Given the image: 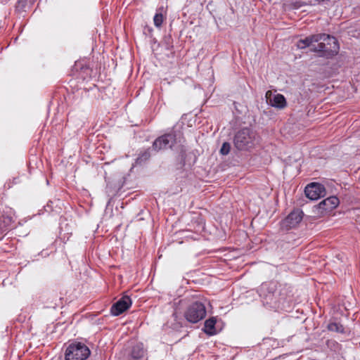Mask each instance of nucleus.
<instances>
[{
    "label": "nucleus",
    "mask_w": 360,
    "mask_h": 360,
    "mask_svg": "<svg viewBox=\"0 0 360 360\" xmlns=\"http://www.w3.org/2000/svg\"><path fill=\"white\" fill-rule=\"evenodd\" d=\"M281 285L274 281L263 283L259 290V296L262 299L264 305L271 308H277L285 295L280 289Z\"/></svg>",
    "instance_id": "obj_1"
},
{
    "label": "nucleus",
    "mask_w": 360,
    "mask_h": 360,
    "mask_svg": "<svg viewBox=\"0 0 360 360\" xmlns=\"http://www.w3.org/2000/svg\"><path fill=\"white\" fill-rule=\"evenodd\" d=\"M176 142V134L174 131L158 137L153 143L152 149L156 152L172 148Z\"/></svg>",
    "instance_id": "obj_6"
},
{
    "label": "nucleus",
    "mask_w": 360,
    "mask_h": 360,
    "mask_svg": "<svg viewBox=\"0 0 360 360\" xmlns=\"http://www.w3.org/2000/svg\"><path fill=\"white\" fill-rule=\"evenodd\" d=\"M206 309L203 303L195 301L191 304L185 311L184 316L186 320L195 323L205 318Z\"/></svg>",
    "instance_id": "obj_5"
},
{
    "label": "nucleus",
    "mask_w": 360,
    "mask_h": 360,
    "mask_svg": "<svg viewBox=\"0 0 360 360\" xmlns=\"http://www.w3.org/2000/svg\"><path fill=\"white\" fill-rule=\"evenodd\" d=\"M321 40V36L319 34H311L304 39H300L297 42V47L299 49H303L312 45L313 43L319 42Z\"/></svg>",
    "instance_id": "obj_14"
},
{
    "label": "nucleus",
    "mask_w": 360,
    "mask_h": 360,
    "mask_svg": "<svg viewBox=\"0 0 360 360\" xmlns=\"http://www.w3.org/2000/svg\"><path fill=\"white\" fill-rule=\"evenodd\" d=\"M231 150V145L228 142H224L220 149V153L223 155H228Z\"/></svg>",
    "instance_id": "obj_20"
},
{
    "label": "nucleus",
    "mask_w": 360,
    "mask_h": 360,
    "mask_svg": "<svg viewBox=\"0 0 360 360\" xmlns=\"http://www.w3.org/2000/svg\"><path fill=\"white\" fill-rule=\"evenodd\" d=\"M339 204V199L335 196H330L320 202L317 205L319 212H329L335 208Z\"/></svg>",
    "instance_id": "obj_12"
},
{
    "label": "nucleus",
    "mask_w": 360,
    "mask_h": 360,
    "mask_svg": "<svg viewBox=\"0 0 360 360\" xmlns=\"http://www.w3.org/2000/svg\"><path fill=\"white\" fill-rule=\"evenodd\" d=\"M15 220L12 216L3 214L0 217V240L6 235L7 232L12 229Z\"/></svg>",
    "instance_id": "obj_11"
},
{
    "label": "nucleus",
    "mask_w": 360,
    "mask_h": 360,
    "mask_svg": "<svg viewBox=\"0 0 360 360\" xmlns=\"http://www.w3.org/2000/svg\"><path fill=\"white\" fill-rule=\"evenodd\" d=\"M37 0H19L18 4L21 5L22 7H25V4L28 2L30 4H33Z\"/></svg>",
    "instance_id": "obj_21"
},
{
    "label": "nucleus",
    "mask_w": 360,
    "mask_h": 360,
    "mask_svg": "<svg viewBox=\"0 0 360 360\" xmlns=\"http://www.w3.org/2000/svg\"><path fill=\"white\" fill-rule=\"evenodd\" d=\"M270 96H271V92L268 91L266 94V96L267 99H269V103L271 106L278 109H283L286 107L287 102L283 95L277 94L274 95L272 98L270 97Z\"/></svg>",
    "instance_id": "obj_13"
},
{
    "label": "nucleus",
    "mask_w": 360,
    "mask_h": 360,
    "mask_svg": "<svg viewBox=\"0 0 360 360\" xmlns=\"http://www.w3.org/2000/svg\"><path fill=\"white\" fill-rule=\"evenodd\" d=\"M216 322L217 321L214 317H212L206 320L205 322V328L203 329L204 332L209 335H215L217 333L215 329Z\"/></svg>",
    "instance_id": "obj_15"
},
{
    "label": "nucleus",
    "mask_w": 360,
    "mask_h": 360,
    "mask_svg": "<svg viewBox=\"0 0 360 360\" xmlns=\"http://www.w3.org/2000/svg\"><path fill=\"white\" fill-rule=\"evenodd\" d=\"M164 11V8L161 7L157 10V13H155L153 18L154 25L156 27H161L162 22H164L165 17L163 15L162 12Z\"/></svg>",
    "instance_id": "obj_16"
},
{
    "label": "nucleus",
    "mask_w": 360,
    "mask_h": 360,
    "mask_svg": "<svg viewBox=\"0 0 360 360\" xmlns=\"http://www.w3.org/2000/svg\"><path fill=\"white\" fill-rule=\"evenodd\" d=\"M150 148H148L143 152L141 153L136 160V164H141L142 162L148 160L150 157Z\"/></svg>",
    "instance_id": "obj_18"
},
{
    "label": "nucleus",
    "mask_w": 360,
    "mask_h": 360,
    "mask_svg": "<svg viewBox=\"0 0 360 360\" xmlns=\"http://www.w3.org/2000/svg\"><path fill=\"white\" fill-rule=\"evenodd\" d=\"M304 193L309 199L316 200L325 196L326 189L321 184L311 183L305 187Z\"/></svg>",
    "instance_id": "obj_8"
},
{
    "label": "nucleus",
    "mask_w": 360,
    "mask_h": 360,
    "mask_svg": "<svg viewBox=\"0 0 360 360\" xmlns=\"http://www.w3.org/2000/svg\"><path fill=\"white\" fill-rule=\"evenodd\" d=\"M163 41L165 44L166 49L167 50H171L173 48V39L170 34L165 36Z\"/></svg>",
    "instance_id": "obj_19"
},
{
    "label": "nucleus",
    "mask_w": 360,
    "mask_h": 360,
    "mask_svg": "<svg viewBox=\"0 0 360 360\" xmlns=\"http://www.w3.org/2000/svg\"><path fill=\"white\" fill-rule=\"evenodd\" d=\"M319 36H321V40L311 49V51L318 53L320 57L326 58H331L336 56L340 49L337 39L325 33H319Z\"/></svg>",
    "instance_id": "obj_2"
},
{
    "label": "nucleus",
    "mask_w": 360,
    "mask_h": 360,
    "mask_svg": "<svg viewBox=\"0 0 360 360\" xmlns=\"http://www.w3.org/2000/svg\"><path fill=\"white\" fill-rule=\"evenodd\" d=\"M146 354L143 344L138 342L132 347L127 360H148Z\"/></svg>",
    "instance_id": "obj_10"
},
{
    "label": "nucleus",
    "mask_w": 360,
    "mask_h": 360,
    "mask_svg": "<svg viewBox=\"0 0 360 360\" xmlns=\"http://www.w3.org/2000/svg\"><path fill=\"white\" fill-rule=\"evenodd\" d=\"M90 354V349L86 345L75 342L67 347L65 359V360H86Z\"/></svg>",
    "instance_id": "obj_4"
},
{
    "label": "nucleus",
    "mask_w": 360,
    "mask_h": 360,
    "mask_svg": "<svg viewBox=\"0 0 360 360\" xmlns=\"http://www.w3.org/2000/svg\"><path fill=\"white\" fill-rule=\"evenodd\" d=\"M257 141L256 132L249 127L240 129L233 139L234 146L239 150H248L255 146Z\"/></svg>",
    "instance_id": "obj_3"
},
{
    "label": "nucleus",
    "mask_w": 360,
    "mask_h": 360,
    "mask_svg": "<svg viewBox=\"0 0 360 360\" xmlns=\"http://www.w3.org/2000/svg\"><path fill=\"white\" fill-rule=\"evenodd\" d=\"M52 202H48L47 205L44 207L46 212H49L52 210L51 204Z\"/></svg>",
    "instance_id": "obj_22"
},
{
    "label": "nucleus",
    "mask_w": 360,
    "mask_h": 360,
    "mask_svg": "<svg viewBox=\"0 0 360 360\" xmlns=\"http://www.w3.org/2000/svg\"><path fill=\"white\" fill-rule=\"evenodd\" d=\"M315 1H316L319 4H321V3H328L330 1V0H315Z\"/></svg>",
    "instance_id": "obj_23"
},
{
    "label": "nucleus",
    "mask_w": 360,
    "mask_h": 360,
    "mask_svg": "<svg viewBox=\"0 0 360 360\" xmlns=\"http://www.w3.org/2000/svg\"><path fill=\"white\" fill-rule=\"evenodd\" d=\"M327 328L328 330L332 332L342 334L345 333L344 326L341 323L337 322H331L328 323Z\"/></svg>",
    "instance_id": "obj_17"
},
{
    "label": "nucleus",
    "mask_w": 360,
    "mask_h": 360,
    "mask_svg": "<svg viewBox=\"0 0 360 360\" xmlns=\"http://www.w3.org/2000/svg\"><path fill=\"white\" fill-rule=\"evenodd\" d=\"M302 218V211L299 209L294 210L281 221V229L285 231L293 229L301 222Z\"/></svg>",
    "instance_id": "obj_7"
},
{
    "label": "nucleus",
    "mask_w": 360,
    "mask_h": 360,
    "mask_svg": "<svg viewBox=\"0 0 360 360\" xmlns=\"http://www.w3.org/2000/svg\"><path fill=\"white\" fill-rule=\"evenodd\" d=\"M131 305V298L127 295H124L112 305L110 308V313L113 316H119L127 310Z\"/></svg>",
    "instance_id": "obj_9"
}]
</instances>
